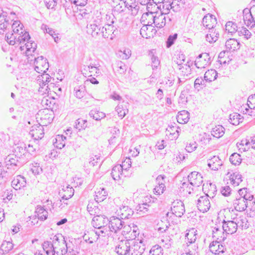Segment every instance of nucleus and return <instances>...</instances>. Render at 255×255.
I'll list each match as a JSON object with an SVG mask.
<instances>
[{
  "label": "nucleus",
  "mask_w": 255,
  "mask_h": 255,
  "mask_svg": "<svg viewBox=\"0 0 255 255\" xmlns=\"http://www.w3.org/2000/svg\"><path fill=\"white\" fill-rule=\"evenodd\" d=\"M11 27L12 32L6 34V41L11 45H20L21 51L25 49V54L28 57V60L32 61V59H30V56H33L32 53L35 52L37 48L36 43L34 41H29L30 38L29 34L28 32L25 31L23 24L19 21H14Z\"/></svg>",
  "instance_id": "1"
},
{
  "label": "nucleus",
  "mask_w": 255,
  "mask_h": 255,
  "mask_svg": "<svg viewBox=\"0 0 255 255\" xmlns=\"http://www.w3.org/2000/svg\"><path fill=\"white\" fill-rule=\"evenodd\" d=\"M66 240L61 234L53 236L52 242L45 241L42 244L43 250L47 255H64L67 253Z\"/></svg>",
  "instance_id": "2"
},
{
  "label": "nucleus",
  "mask_w": 255,
  "mask_h": 255,
  "mask_svg": "<svg viewBox=\"0 0 255 255\" xmlns=\"http://www.w3.org/2000/svg\"><path fill=\"white\" fill-rule=\"evenodd\" d=\"M120 217L112 216L110 217V222H115V223H124L122 220L128 219L133 215V211L129 208L126 203L122 204L119 206V209L117 210Z\"/></svg>",
  "instance_id": "3"
},
{
  "label": "nucleus",
  "mask_w": 255,
  "mask_h": 255,
  "mask_svg": "<svg viewBox=\"0 0 255 255\" xmlns=\"http://www.w3.org/2000/svg\"><path fill=\"white\" fill-rule=\"evenodd\" d=\"M130 245L128 255H142L144 253L145 247L142 240H130Z\"/></svg>",
  "instance_id": "4"
},
{
  "label": "nucleus",
  "mask_w": 255,
  "mask_h": 255,
  "mask_svg": "<svg viewBox=\"0 0 255 255\" xmlns=\"http://www.w3.org/2000/svg\"><path fill=\"white\" fill-rule=\"evenodd\" d=\"M33 64L35 71L38 73H46L49 68L47 59L42 56L37 57L34 56Z\"/></svg>",
  "instance_id": "5"
},
{
  "label": "nucleus",
  "mask_w": 255,
  "mask_h": 255,
  "mask_svg": "<svg viewBox=\"0 0 255 255\" xmlns=\"http://www.w3.org/2000/svg\"><path fill=\"white\" fill-rule=\"evenodd\" d=\"M103 26V25L101 23V19L97 18L94 20L93 23L87 25V32L91 34L93 37H96L100 35L102 36L101 29Z\"/></svg>",
  "instance_id": "6"
},
{
  "label": "nucleus",
  "mask_w": 255,
  "mask_h": 255,
  "mask_svg": "<svg viewBox=\"0 0 255 255\" xmlns=\"http://www.w3.org/2000/svg\"><path fill=\"white\" fill-rule=\"evenodd\" d=\"M130 240L119 241L115 247V251L119 255H128L130 247Z\"/></svg>",
  "instance_id": "7"
},
{
  "label": "nucleus",
  "mask_w": 255,
  "mask_h": 255,
  "mask_svg": "<svg viewBox=\"0 0 255 255\" xmlns=\"http://www.w3.org/2000/svg\"><path fill=\"white\" fill-rule=\"evenodd\" d=\"M211 63V58L207 53L199 55L195 61V65L197 68H204Z\"/></svg>",
  "instance_id": "8"
},
{
  "label": "nucleus",
  "mask_w": 255,
  "mask_h": 255,
  "mask_svg": "<svg viewBox=\"0 0 255 255\" xmlns=\"http://www.w3.org/2000/svg\"><path fill=\"white\" fill-rule=\"evenodd\" d=\"M117 28L116 25L105 24L101 29L102 36L104 38L113 39L117 33Z\"/></svg>",
  "instance_id": "9"
},
{
  "label": "nucleus",
  "mask_w": 255,
  "mask_h": 255,
  "mask_svg": "<svg viewBox=\"0 0 255 255\" xmlns=\"http://www.w3.org/2000/svg\"><path fill=\"white\" fill-rule=\"evenodd\" d=\"M171 212L178 218L181 217L185 212L183 203L180 200H176L172 203Z\"/></svg>",
  "instance_id": "10"
},
{
  "label": "nucleus",
  "mask_w": 255,
  "mask_h": 255,
  "mask_svg": "<svg viewBox=\"0 0 255 255\" xmlns=\"http://www.w3.org/2000/svg\"><path fill=\"white\" fill-rule=\"evenodd\" d=\"M188 180L191 185L194 187H199L203 183V177L201 173L193 171L188 176Z\"/></svg>",
  "instance_id": "11"
},
{
  "label": "nucleus",
  "mask_w": 255,
  "mask_h": 255,
  "mask_svg": "<svg viewBox=\"0 0 255 255\" xmlns=\"http://www.w3.org/2000/svg\"><path fill=\"white\" fill-rule=\"evenodd\" d=\"M152 24H154L155 26L158 28L163 27L166 24L165 14L163 13L156 12L155 14L154 20L148 22V26H151Z\"/></svg>",
  "instance_id": "12"
},
{
  "label": "nucleus",
  "mask_w": 255,
  "mask_h": 255,
  "mask_svg": "<svg viewBox=\"0 0 255 255\" xmlns=\"http://www.w3.org/2000/svg\"><path fill=\"white\" fill-rule=\"evenodd\" d=\"M208 197V195L202 196L200 197L197 201V207L198 209L203 213L208 211L211 207Z\"/></svg>",
  "instance_id": "13"
},
{
  "label": "nucleus",
  "mask_w": 255,
  "mask_h": 255,
  "mask_svg": "<svg viewBox=\"0 0 255 255\" xmlns=\"http://www.w3.org/2000/svg\"><path fill=\"white\" fill-rule=\"evenodd\" d=\"M123 4L129 10H130L131 15L134 16L138 13L139 6L136 3V0H123L119 4Z\"/></svg>",
  "instance_id": "14"
},
{
  "label": "nucleus",
  "mask_w": 255,
  "mask_h": 255,
  "mask_svg": "<svg viewBox=\"0 0 255 255\" xmlns=\"http://www.w3.org/2000/svg\"><path fill=\"white\" fill-rule=\"evenodd\" d=\"M44 134V128L40 124L32 126L29 131V134L34 140L41 139L43 137Z\"/></svg>",
  "instance_id": "15"
},
{
  "label": "nucleus",
  "mask_w": 255,
  "mask_h": 255,
  "mask_svg": "<svg viewBox=\"0 0 255 255\" xmlns=\"http://www.w3.org/2000/svg\"><path fill=\"white\" fill-rule=\"evenodd\" d=\"M233 206L238 211L242 212L245 211L249 206L248 201H245V197H236V199L233 201Z\"/></svg>",
  "instance_id": "16"
},
{
  "label": "nucleus",
  "mask_w": 255,
  "mask_h": 255,
  "mask_svg": "<svg viewBox=\"0 0 255 255\" xmlns=\"http://www.w3.org/2000/svg\"><path fill=\"white\" fill-rule=\"evenodd\" d=\"M111 176L115 181H120L123 179V178L125 177L126 175L122 170V167L118 164L113 168Z\"/></svg>",
  "instance_id": "17"
},
{
  "label": "nucleus",
  "mask_w": 255,
  "mask_h": 255,
  "mask_svg": "<svg viewBox=\"0 0 255 255\" xmlns=\"http://www.w3.org/2000/svg\"><path fill=\"white\" fill-rule=\"evenodd\" d=\"M41 74L37 77V82L40 86L39 88L43 89L44 87H46V90H47V88L49 87L48 82L50 80L51 77L49 74L45 73L42 72Z\"/></svg>",
  "instance_id": "18"
},
{
  "label": "nucleus",
  "mask_w": 255,
  "mask_h": 255,
  "mask_svg": "<svg viewBox=\"0 0 255 255\" xmlns=\"http://www.w3.org/2000/svg\"><path fill=\"white\" fill-rule=\"evenodd\" d=\"M77 241L75 239L71 238L68 242L66 241V248L67 253L70 255H76L79 253V248L77 246L76 242Z\"/></svg>",
  "instance_id": "19"
},
{
  "label": "nucleus",
  "mask_w": 255,
  "mask_h": 255,
  "mask_svg": "<svg viewBox=\"0 0 255 255\" xmlns=\"http://www.w3.org/2000/svg\"><path fill=\"white\" fill-rule=\"evenodd\" d=\"M74 190L69 185L63 186L62 189L59 190V195L63 200H67L71 198L74 195Z\"/></svg>",
  "instance_id": "20"
},
{
  "label": "nucleus",
  "mask_w": 255,
  "mask_h": 255,
  "mask_svg": "<svg viewBox=\"0 0 255 255\" xmlns=\"http://www.w3.org/2000/svg\"><path fill=\"white\" fill-rule=\"evenodd\" d=\"M223 164V161L218 156H213L208 160V166L212 170H218Z\"/></svg>",
  "instance_id": "21"
},
{
  "label": "nucleus",
  "mask_w": 255,
  "mask_h": 255,
  "mask_svg": "<svg viewBox=\"0 0 255 255\" xmlns=\"http://www.w3.org/2000/svg\"><path fill=\"white\" fill-rule=\"evenodd\" d=\"M26 184L25 178L21 175L15 177L11 182L12 187L15 190H19L25 186Z\"/></svg>",
  "instance_id": "22"
},
{
  "label": "nucleus",
  "mask_w": 255,
  "mask_h": 255,
  "mask_svg": "<svg viewBox=\"0 0 255 255\" xmlns=\"http://www.w3.org/2000/svg\"><path fill=\"white\" fill-rule=\"evenodd\" d=\"M219 36V33L214 27L209 29L208 33L206 35V39L210 43L216 42Z\"/></svg>",
  "instance_id": "23"
},
{
  "label": "nucleus",
  "mask_w": 255,
  "mask_h": 255,
  "mask_svg": "<svg viewBox=\"0 0 255 255\" xmlns=\"http://www.w3.org/2000/svg\"><path fill=\"white\" fill-rule=\"evenodd\" d=\"M35 217H37L38 220L43 222L47 218L48 212L45 210L43 207L41 206H37L35 211Z\"/></svg>",
  "instance_id": "24"
},
{
  "label": "nucleus",
  "mask_w": 255,
  "mask_h": 255,
  "mask_svg": "<svg viewBox=\"0 0 255 255\" xmlns=\"http://www.w3.org/2000/svg\"><path fill=\"white\" fill-rule=\"evenodd\" d=\"M186 232H187L186 233L185 236V239L187 240L186 244H192L194 243L197 239V234L196 233L197 230L194 228H191L190 230L186 231Z\"/></svg>",
  "instance_id": "25"
},
{
  "label": "nucleus",
  "mask_w": 255,
  "mask_h": 255,
  "mask_svg": "<svg viewBox=\"0 0 255 255\" xmlns=\"http://www.w3.org/2000/svg\"><path fill=\"white\" fill-rule=\"evenodd\" d=\"M108 195L107 192L104 188H97L95 191V200L99 203L103 201Z\"/></svg>",
  "instance_id": "26"
},
{
  "label": "nucleus",
  "mask_w": 255,
  "mask_h": 255,
  "mask_svg": "<svg viewBox=\"0 0 255 255\" xmlns=\"http://www.w3.org/2000/svg\"><path fill=\"white\" fill-rule=\"evenodd\" d=\"M127 105H128V103L123 102L116 107V111L119 117L121 119H123L128 113V110Z\"/></svg>",
  "instance_id": "27"
},
{
  "label": "nucleus",
  "mask_w": 255,
  "mask_h": 255,
  "mask_svg": "<svg viewBox=\"0 0 255 255\" xmlns=\"http://www.w3.org/2000/svg\"><path fill=\"white\" fill-rule=\"evenodd\" d=\"M227 49L235 51L240 48V43L235 38H230L227 40L225 45Z\"/></svg>",
  "instance_id": "28"
},
{
  "label": "nucleus",
  "mask_w": 255,
  "mask_h": 255,
  "mask_svg": "<svg viewBox=\"0 0 255 255\" xmlns=\"http://www.w3.org/2000/svg\"><path fill=\"white\" fill-rule=\"evenodd\" d=\"M189 113L188 111L183 110L179 112L177 115V122L180 124H185L188 122Z\"/></svg>",
  "instance_id": "29"
},
{
  "label": "nucleus",
  "mask_w": 255,
  "mask_h": 255,
  "mask_svg": "<svg viewBox=\"0 0 255 255\" xmlns=\"http://www.w3.org/2000/svg\"><path fill=\"white\" fill-rule=\"evenodd\" d=\"M178 219L172 212H167L165 216L161 218V221L162 223H176Z\"/></svg>",
  "instance_id": "30"
},
{
  "label": "nucleus",
  "mask_w": 255,
  "mask_h": 255,
  "mask_svg": "<svg viewBox=\"0 0 255 255\" xmlns=\"http://www.w3.org/2000/svg\"><path fill=\"white\" fill-rule=\"evenodd\" d=\"M229 121L233 125L237 126L243 122V118L239 114L234 113L230 114Z\"/></svg>",
  "instance_id": "31"
},
{
  "label": "nucleus",
  "mask_w": 255,
  "mask_h": 255,
  "mask_svg": "<svg viewBox=\"0 0 255 255\" xmlns=\"http://www.w3.org/2000/svg\"><path fill=\"white\" fill-rule=\"evenodd\" d=\"M8 25V20L6 19V16L1 7H0V33Z\"/></svg>",
  "instance_id": "32"
},
{
  "label": "nucleus",
  "mask_w": 255,
  "mask_h": 255,
  "mask_svg": "<svg viewBox=\"0 0 255 255\" xmlns=\"http://www.w3.org/2000/svg\"><path fill=\"white\" fill-rule=\"evenodd\" d=\"M225 128L221 125H218L213 128L211 131L212 135L216 138H220L225 133Z\"/></svg>",
  "instance_id": "33"
},
{
  "label": "nucleus",
  "mask_w": 255,
  "mask_h": 255,
  "mask_svg": "<svg viewBox=\"0 0 255 255\" xmlns=\"http://www.w3.org/2000/svg\"><path fill=\"white\" fill-rule=\"evenodd\" d=\"M238 224H222V230L228 234H233L236 232Z\"/></svg>",
  "instance_id": "34"
},
{
  "label": "nucleus",
  "mask_w": 255,
  "mask_h": 255,
  "mask_svg": "<svg viewBox=\"0 0 255 255\" xmlns=\"http://www.w3.org/2000/svg\"><path fill=\"white\" fill-rule=\"evenodd\" d=\"M217 76L218 74L215 70L210 69L205 72L204 78L206 81L211 82L216 79Z\"/></svg>",
  "instance_id": "35"
},
{
  "label": "nucleus",
  "mask_w": 255,
  "mask_h": 255,
  "mask_svg": "<svg viewBox=\"0 0 255 255\" xmlns=\"http://www.w3.org/2000/svg\"><path fill=\"white\" fill-rule=\"evenodd\" d=\"M100 224H94V227L97 228L98 231H96V234L100 235V233L109 235V232H111L110 224H106V226H99Z\"/></svg>",
  "instance_id": "36"
},
{
  "label": "nucleus",
  "mask_w": 255,
  "mask_h": 255,
  "mask_svg": "<svg viewBox=\"0 0 255 255\" xmlns=\"http://www.w3.org/2000/svg\"><path fill=\"white\" fill-rule=\"evenodd\" d=\"M212 15H206L202 20V23L204 27L208 29H210L214 27V23L216 22V19H213L214 22L212 23Z\"/></svg>",
  "instance_id": "37"
},
{
  "label": "nucleus",
  "mask_w": 255,
  "mask_h": 255,
  "mask_svg": "<svg viewBox=\"0 0 255 255\" xmlns=\"http://www.w3.org/2000/svg\"><path fill=\"white\" fill-rule=\"evenodd\" d=\"M89 115L91 118L96 121H99L105 117V114L100 112L97 109L91 110L89 113Z\"/></svg>",
  "instance_id": "38"
},
{
  "label": "nucleus",
  "mask_w": 255,
  "mask_h": 255,
  "mask_svg": "<svg viewBox=\"0 0 255 255\" xmlns=\"http://www.w3.org/2000/svg\"><path fill=\"white\" fill-rule=\"evenodd\" d=\"M13 248V244L10 242L4 241L0 247V251L2 254L8 253Z\"/></svg>",
  "instance_id": "39"
},
{
  "label": "nucleus",
  "mask_w": 255,
  "mask_h": 255,
  "mask_svg": "<svg viewBox=\"0 0 255 255\" xmlns=\"http://www.w3.org/2000/svg\"><path fill=\"white\" fill-rule=\"evenodd\" d=\"M225 27L226 31L232 34L238 31L237 24L232 21L227 22Z\"/></svg>",
  "instance_id": "40"
},
{
  "label": "nucleus",
  "mask_w": 255,
  "mask_h": 255,
  "mask_svg": "<svg viewBox=\"0 0 255 255\" xmlns=\"http://www.w3.org/2000/svg\"><path fill=\"white\" fill-rule=\"evenodd\" d=\"M110 218L109 219L105 217L104 215H101L100 214L95 215L92 218V222H98L99 223H106L109 222V223H113V222H110Z\"/></svg>",
  "instance_id": "41"
},
{
  "label": "nucleus",
  "mask_w": 255,
  "mask_h": 255,
  "mask_svg": "<svg viewBox=\"0 0 255 255\" xmlns=\"http://www.w3.org/2000/svg\"><path fill=\"white\" fill-rule=\"evenodd\" d=\"M230 179L233 185L234 186H238L242 181V175L239 173H234L233 175H231Z\"/></svg>",
  "instance_id": "42"
},
{
  "label": "nucleus",
  "mask_w": 255,
  "mask_h": 255,
  "mask_svg": "<svg viewBox=\"0 0 255 255\" xmlns=\"http://www.w3.org/2000/svg\"><path fill=\"white\" fill-rule=\"evenodd\" d=\"M26 146L23 143L18 144L14 148L15 152L16 154V155L20 157L22 155H24L25 153Z\"/></svg>",
  "instance_id": "43"
},
{
  "label": "nucleus",
  "mask_w": 255,
  "mask_h": 255,
  "mask_svg": "<svg viewBox=\"0 0 255 255\" xmlns=\"http://www.w3.org/2000/svg\"><path fill=\"white\" fill-rule=\"evenodd\" d=\"M117 54L119 57L123 59H128L131 56V51L128 48H125L123 50L118 51Z\"/></svg>",
  "instance_id": "44"
},
{
  "label": "nucleus",
  "mask_w": 255,
  "mask_h": 255,
  "mask_svg": "<svg viewBox=\"0 0 255 255\" xmlns=\"http://www.w3.org/2000/svg\"><path fill=\"white\" fill-rule=\"evenodd\" d=\"M230 161L235 165H239L242 161L241 155L237 153H233L230 157Z\"/></svg>",
  "instance_id": "45"
},
{
  "label": "nucleus",
  "mask_w": 255,
  "mask_h": 255,
  "mask_svg": "<svg viewBox=\"0 0 255 255\" xmlns=\"http://www.w3.org/2000/svg\"><path fill=\"white\" fill-rule=\"evenodd\" d=\"M75 128L79 130L85 129L87 127V121L85 120L79 119L75 121Z\"/></svg>",
  "instance_id": "46"
},
{
  "label": "nucleus",
  "mask_w": 255,
  "mask_h": 255,
  "mask_svg": "<svg viewBox=\"0 0 255 255\" xmlns=\"http://www.w3.org/2000/svg\"><path fill=\"white\" fill-rule=\"evenodd\" d=\"M250 141L247 139H242L240 142L237 143V146L240 150L244 151L248 150L250 148Z\"/></svg>",
  "instance_id": "47"
},
{
  "label": "nucleus",
  "mask_w": 255,
  "mask_h": 255,
  "mask_svg": "<svg viewBox=\"0 0 255 255\" xmlns=\"http://www.w3.org/2000/svg\"><path fill=\"white\" fill-rule=\"evenodd\" d=\"M161 247L158 245H156L151 249L149 255H163Z\"/></svg>",
  "instance_id": "48"
},
{
  "label": "nucleus",
  "mask_w": 255,
  "mask_h": 255,
  "mask_svg": "<svg viewBox=\"0 0 255 255\" xmlns=\"http://www.w3.org/2000/svg\"><path fill=\"white\" fill-rule=\"evenodd\" d=\"M179 1L178 0H173L172 2L169 4L167 7V9L169 10V9H171L174 11H178L180 10L181 6L180 4L178 3Z\"/></svg>",
  "instance_id": "49"
},
{
  "label": "nucleus",
  "mask_w": 255,
  "mask_h": 255,
  "mask_svg": "<svg viewBox=\"0 0 255 255\" xmlns=\"http://www.w3.org/2000/svg\"><path fill=\"white\" fill-rule=\"evenodd\" d=\"M87 211L90 215H94V216L97 214H100V211L98 207L94 206L91 203L88 204L87 206Z\"/></svg>",
  "instance_id": "50"
},
{
  "label": "nucleus",
  "mask_w": 255,
  "mask_h": 255,
  "mask_svg": "<svg viewBox=\"0 0 255 255\" xmlns=\"http://www.w3.org/2000/svg\"><path fill=\"white\" fill-rule=\"evenodd\" d=\"M74 91H75V96L78 99H81L85 94L84 87L82 86L75 88Z\"/></svg>",
  "instance_id": "51"
},
{
  "label": "nucleus",
  "mask_w": 255,
  "mask_h": 255,
  "mask_svg": "<svg viewBox=\"0 0 255 255\" xmlns=\"http://www.w3.org/2000/svg\"><path fill=\"white\" fill-rule=\"evenodd\" d=\"M188 248V252L187 253V255H196L197 253V251L198 249V246L193 243L192 244H187Z\"/></svg>",
  "instance_id": "52"
},
{
  "label": "nucleus",
  "mask_w": 255,
  "mask_h": 255,
  "mask_svg": "<svg viewBox=\"0 0 255 255\" xmlns=\"http://www.w3.org/2000/svg\"><path fill=\"white\" fill-rule=\"evenodd\" d=\"M238 33L239 36H244L247 39H249L252 35L251 32L248 29L243 27L240 30L238 31Z\"/></svg>",
  "instance_id": "53"
},
{
  "label": "nucleus",
  "mask_w": 255,
  "mask_h": 255,
  "mask_svg": "<svg viewBox=\"0 0 255 255\" xmlns=\"http://www.w3.org/2000/svg\"><path fill=\"white\" fill-rule=\"evenodd\" d=\"M149 206V204L146 203H142L141 204H139L136 207V211H137V213H139L141 214V213L144 214L147 212L148 207Z\"/></svg>",
  "instance_id": "54"
},
{
  "label": "nucleus",
  "mask_w": 255,
  "mask_h": 255,
  "mask_svg": "<svg viewBox=\"0 0 255 255\" xmlns=\"http://www.w3.org/2000/svg\"><path fill=\"white\" fill-rule=\"evenodd\" d=\"M155 13H156V12H150L144 13L141 16V19L143 21L145 19L147 20V23L149 21H153L154 20V16Z\"/></svg>",
  "instance_id": "55"
},
{
  "label": "nucleus",
  "mask_w": 255,
  "mask_h": 255,
  "mask_svg": "<svg viewBox=\"0 0 255 255\" xmlns=\"http://www.w3.org/2000/svg\"><path fill=\"white\" fill-rule=\"evenodd\" d=\"M131 162L129 158H127L122 163V164H120L122 167V170L126 173L127 170L131 167Z\"/></svg>",
  "instance_id": "56"
},
{
  "label": "nucleus",
  "mask_w": 255,
  "mask_h": 255,
  "mask_svg": "<svg viewBox=\"0 0 255 255\" xmlns=\"http://www.w3.org/2000/svg\"><path fill=\"white\" fill-rule=\"evenodd\" d=\"M248 17H251L252 20L255 21V6L251 7L249 12L247 13L244 15V19L246 20Z\"/></svg>",
  "instance_id": "57"
},
{
  "label": "nucleus",
  "mask_w": 255,
  "mask_h": 255,
  "mask_svg": "<svg viewBox=\"0 0 255 255\" xmlns=\"http://www.w3.org/2000/svg\"><path fill=\"white\" fill-rule=\"evenodd\" d=\"M197 143L195 141H192L187 143L185 149L188 152H192L197 147Z\"/></svg>",
  "instance_id": "58"
},
{
  "label": "nucleus",
  "mask_w": 255,
  "mask_h": 255,
  "mask_svg": "<svg viewBox=\"0 0 255 255\" xmlns=\"http://www.w3.org/2000/svg\"><path fill=\"white\" fill-rule=\"evenodd\" d=\"M177 38V34L175 33L173 35H169L166 41V46L167 48L171 47L174 43Z\"/></svg>",
  "instance_id": "59"
},
{
  "label": "nucleus",
  "mask_w": 255,
  "mask_h": 255,
  "mask_svg": "<svg viewBox=\"0 0 255 255\" xmlns=\"http://www.w3.org/2000/svg\"><path fill=\"white\" fill-rule=\"evenodd\" d=\"M41 28L44 32L48 33L52 37H54V35H56V33H55V32L54 31V30L48 27L46 24H42Z\"/></svg>",
  "instance_id": "60"
},
{
  "label": "nucleus",
  "mask_w": 255,
  "mask_h": 255,
  "mask_svg": "<svg viewBox=\"0 0 255 255\" xmlns=\"http://www.w3.org/2000/svg\"><path fill=\"white\" fill-rule=\"evenodd\" d=\"M127 70V66L123 63L122 61H119L117 63V72H119L120 74H123L125 73Z\"/></svg>",
  "instance_id": "61"
},
{
  "label": "nucleus",
  "mask_w": 255,
  "mask_h": 255,
  "mask_svg": "<svg viewBox=\"0 0 255 255\" xmlns=\"http://www.w3.org/2000/svg\"><path fill=\"white\" fill-rule=\"evenodd\" d=\"M220 245V242L218 241H213L212 242L209 246V249L210 251L213 254H217V252L218 248H219V246Z\"/></svg>",
  "instance_id": "62"
},
{
  "label": "nucleus",
  "mask_w": 255,
  "mask_h": 255,
  "mask_svg": "<svg viewBox=\"0 0 255 255\" xmlns=\"http://www.w3.org/2000/svg\"><path fill=\"white\" fill-rule=\"evenodd\" d=\"M164 183H160L158 186H156L154 188V192L157 195H160L163 193L165 188Z\"/></svg>",
  "instance_id": "63"
},
{
  "label": "nucleus",
  "mask_w": 255,
  "mask_h": 255,
  "mask_svg": "<svg viewBox=\"0 0 255 255\" xmlns=\"http://www.w3.org/2000/svg\"><path fill=\"white\" fill-rule=\"evenodd\" d=\"M57 0H44V3L48 9H53L57 4Z\"/></svg>",
  "instance_id": "64"
}]
</instances>
